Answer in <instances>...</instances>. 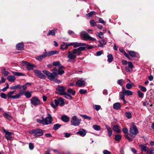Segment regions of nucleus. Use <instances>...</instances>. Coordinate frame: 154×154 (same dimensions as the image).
<instances>
[{"label":"nucleus","mask_w":154,"mask_h":154,"mask_svg":"<svg viewBox=\"0 0 154 154\" xmlns=\"http://www.w3.org/2000/svg\"><path fill=\"white\" fill-rule=\"evenodd\" d=\"M80 46H85V49L87 48L88 49H92L93 48V46H91L89 45L86 44L85 43H78V42H74L73 47L74 48H75Z\"/></svg>","instance_id":"nucleus-7"},{"label":"nucleus","mask_w":154,"mask_h":154,"mask_svg":"<svg viewBox=\"0 0 154 154\" xmlns=\"http://www.w3.org/2000/svg\"><path fill=\"white\" fill-rule=\"evenodd\" d=\"M56 89L58 91L57 93L58 94H60L61 95H63V94H66V92H65L66 88L64 86H58Z\"/></svg>","instance_id":"nucleus-9"},{"label":"nucleus","mask_w":154,"mask_h":154,"mask_svg":"<svg viewBox=\"0 0 154 154\" xmlns=\"http://www.w3.org/2000/svg\"><path fill=\"white\" fill-rule=\"evenodd\" d=\"M122 131L125 134H128V131L126 128H124L122 129Z\"/></svg>","instance_id":"nucleus-52"},{"label":"nucleus","mask_w":154,"mask_h":154,"mask_svg":"<svg viewBox=\"0 0 154 154\" xmlns=\"http://www.w3.org/2000/svg\"><path fill=\"white\" fill-rule=\"evenodd\" d=\"M122 93L126 95H131L133 94L132 92L130 90H126L124 87H122Z\"/></svg>","instance_id":"nucleus-16"},{"label":"nucleus","mask_w":154,"mask_h":154,"mask_svg":"<svg viewBox=\"0 0 154 154\" xmlns=\"http://www.w3.org/2000/svg\"><path fill=\"white\" fill-rule=\"evenodd\" d=\"M0 96L2 98L4 99H6V97L7 96L5 94L2 93H1Z\"/></svg>","instance_id":"nucleus-54"},{"label":"nucleus","mask_w":154,"mask_h":154,"mask_svg":"<svg viewBox=\"0 0 154 154\" xmlns=\"http://www.w3.org/2000/svg\"><path fill=\"white\" fill-rule=\"evenodd\" d=\"M125 94H123V93L121 94L120 95V98L125 103Z\"/></svg>","instance_id":"nucleus-53"},{"label":"nucleus","mask_w":154,"mask_h":154,"mask_svg":"<svg viewBox=\"0 0 154 154\" xmlns=\"http://www.w3.org/2000/svg\"><path fill=\"white\" fill-rule=\"evenodd\" d=\"M90 22L91 25L92 26H95L96 24V22L93 20H91Z\"/></svg>","instance_id":"nucleus-56"},{"label":"nucleus","mask_w":154,"mask_h":154,"mask_svg":"<svg viewBox=\"0 0 154 154\" xmlns=\"http://www.w3.org/2000/svg\"><path fill=\"white\" fill-rule=\"evenodd\" d=\"M113 129L117 133H119L121 132L119 126L117 125H115L113 126Z\"/></svg>","instance_id":"nucleus-25"},{"label":"nucleus","mask_w":154,"mask_h":154,"mask_svg":"<svg viewBox=\"0 0 154 154\" xmlns=\"http://www.w3.org/2000/svg\"><path fill=\"white\" fill-rule=\"evenodd\" d=\"M4 116L5 118H6L10 120L12 118L11 115L6 112L4 113Z\"/></svg>","instance_id":"nucleus-36"},{"label":"nucleus","mask_w":154,"mask_h":154,"mask_svg":"<svg viewBox=\"0 0 154 154\" xmlns=\"http://www.w3.org/2000/svg\"><path fill=\"white\" fill-rule=\"evenodd\" d=\"M54 103L56 106V107H57L58 106L59 104V101H58V100H57L56 99H55L54 100Z\"/></svg>","instance_id":"nucleus-63"},{"label":"nucleus","mask_w":154,"mask_h":154,"mask_svg":"<svg viewBox=\"0 0 154 154\" xmlns=\"http://www.w3.org/2000/svg\"><path fill=\"white\" fill-rule=\"evenodd\" d=\"M32 91H28L25 92V95L27 98H29L31 97Z\"/></svg>","instance_id":"nucleus-30"},{"label":"nucleus","mask_w":154,"mask_h":154,"mask_svg":"<svg viewBox=\"0 0 154 154\" xmlns=\"http://www.w3.org/2000/svg\"><path fill=\"white\" fill-rule=\"evenodd\" d=\"M108 132L109 136L110 137L112 134V132L111 128L107 125H105Z\"/></svg>","instance_id":"nucleus-20"},{"label":"nucleus","mask_w":154,"mask_h":154,"mask_svg":"<svg viewBox=\"0 0 154 154\" xmlns=\"http://www.w3.org/2000/svg\"><path fill=\"white\" fill-rule=\"evenodd\" d=\"M103 33L101 32H100L98 33V36L100 38H103V36H102L103 35Z\"/></svg>","instance_id":"nucleus-55"},{"label":"nucleus","mask_w":154,"mask_h":154,"mask_svg":"<svg viewBox=\"0 0 154 154\" xmlns=\"http://www.w3.org/2000/svg\"><path fill=\"white\" fill-rule=\"evenodd\" d=\"M64 68V66H60L59 67V69H58V73L56 72H53L51 73L46 70H43L42 72L47 75L49 79L51 81H53L55 80V76H57L59 75H62L64 73V71L63 69Z\"/></svg>","instance_id":"nucleus-1"},{"label":"nucleus","mask_w":154,"mask_h":154,"mask_svg":"<svg viewBox=\"0 0 154 154\" xmlns=\"http://www.w3.org/2000/svg\"><path fill=\"white\" fill-rule=\"evenodd\" d=\"M86 133L87 132L85 130L83 129H80L79 131L77 132L76 134L82 137H84Z\"/></svg>","instance_id":"nucleus-17"},{"label":"nucleus","mask_w":154,"mask_h":154,"mask_svg":"<svg viewBox=\"0 0 154 154\" xmlns=\"http://www.w3.org/2000/svg\"><path fill=\"white\" fill-rule=\"evenodd\" d=\"M134 84L133 83L131 82L130 84H128L126 85V87L128 89H130L131 88L132 86H133Z\"/></svg>","instance_id":"nucleus-46"},{"label":"nucleus","mask_w":154,"mask_h":154,"mask_svg":"<svg viewBox=\"0 0 154 154\" xmlns=\"http://www.w3.org/2000/svg\"><path fill=\"white\" fill-rule=\"evenodd\" d=\"M80 116L85 119H87L89 120H91V117L88 116L86 115L81 114Z\"/></svg>","instance_id":"nucleus-38"},{"label":"nucleus","mask_w":154,"mask_h":154,"mask_svg":"<svg viewBox=\"0 0 154 154\" xmlns=\"http://www.w3.org/2000/svg\"><path fill=\"white\" fill-rule=\"evenodd\" d=\"M61 125L59 124H55L53 127V129L54 130H56L59 129Z\"/></svg>","instance_id":"nucleus-45"},{"label":"nucleus","mask_w":154,"mask_h":154,"mask_svg":"<svg viewBox=\"0 0 154 154\" xmlns=\"http://www.w3.org/2000/svg\"><path fill=\"white\" fill-rule=\"evenodd\" d=\"M53 65L54 66H59L58 69H59V67L60 66H62V65L60 64V62L59 61L54 62L53 63Z\"/></svg>","instance_id":"nucleus-35"},{"label":"nucleus","mask_w":154,"mask_h":154,"mask_svg":"<svg viewBox=\"0 0 154 154\" xmlns=\"http://www.w3.org/2000/svg\"><path fill=\"white\" fill-rule=\"evenodd\" d=\"M22 86L20 85H16L10 87L11 90L20 89Z\"/></svg>","instance_id":"nucleus-27"},{"label":"nucleus","mask_w":154,"mask_h":154,"mask_svg":"<svg viewBox=\"0 0 154 154\" xmlns=\"http://www.w3.org/2000/svg\"><path fill=\"white\" fill-rule=\"evenodd\" d=\"M129 132L131 136L133 137H134L138 133V130L133 123V127L130 128Z\"/></svg>","instance_id":"nucleus-5"},{"label":"nucleus","mask_w":154,"mask_h":154,"mask_svg":"<svg viewBox=\"0 0 154 154\" xmlns=\"http://www.w3.org/2000/svg\"><path fill=\"white\" fill-rule=\"evenodd\" d=\"M15 92V91L9 92L7 95V97L9 99H17L16 94L15 95H13Z\"/></svg>","instance_id":"nucleus-14"},{"label":"nucleus","mask_w":154,"mask_h":154,"mask_svg":"<svg viewBox=\"0 0 154 154\" xmlns=\"http://www.w3.org/2000/svg\"><path fill=\"white\" fill-rule=\"evenodd\" d=\"M29 147L30 149L32 150L34 148V145L32 143H30L29 144Z\"/></svg>","instance_id":"nucleus-62"},{"label":"nucleus","mask_w":154,"mask_h":154,"mask_svg":"<svg viewBox=\"0 0 154 154\" xmlns=\"http://www.w3.org/2000/svg\"><path fill=\"white\" fill-rule=\"evenodd\" d=\"M95 13V11H92L88 13L87 15L89 17H91Z\"/></svg>","instance_id":"nucleus-61"},{"label":"nucleus","mask_w":154,"mask_h":154,"mask_svg":"<svg viewBox=\"0 0 154 154\" xmlns=\"http://www.w3.org/2000/svg\"><path fill=\"white\" fill-rule=\"evenodd\" d=\"M25 92H23L22 91H20L19 93L16 94L17 99L19 98L23 94L25 95Z\"/></svg>","instance_id":"nucleus-37"},{"label":"nucleus","mask_w":154,"mask_h":154,"mask_svg":"<svg viewBox=\"0 0 154 154\" xmlns=\"http://www.w3.org/2000/svg\"><path fill=\"white\" fill-rule=\"evenodd\" d=\"M85 50V48L79 47L78 48L74 49L72 51H69L68 52V55L67 58L70 62L72 60H74L76 57V55H79L81 53V51Z\"/></svg>","instance_id":"nucleus-2"},{"label":"nucleus","mask_w":154,"mask_h":154,"mask_svg":"<svg viewBox=\"0 0 154 154\" xmlns=\"http://www.w3.org/2000/svg\"><path fill=\"white\" fill-rule=\"evenodd\" d=\"M24 63L26 64V68L28 70H31L33 69L34 67H35V66L30 64L29 63L26 62H24Z\"/></svg>","instance_id":"nucleus-15"},{"label":"nucleus","mask_w":154,"mask_h":154,"mask_svg":"<svg viewBox=\"0 0 154 154\" xmlns=\"http://www.w3.org/2000/svg\"><path fill=\"white\" fill-rule=\"evenodd\" d=\"M107 61L109 63H110L112 61L113 59V57L112 54H108L107 56Z\"/></svg>","instance_id":"nucleus-29"},{"label":"nucleus","mask_w":154,"mask_h":154,"mask_svg":"<svg viewBox=\"0 0 154 154\" xmlns=\"http://www.w3.org/2000/svg\"><path fill=\"white\" fill-rule=\"evenodd\" d=\"M99 22L100 23H102L104 25L105 24V22L103 20V19L101 18H100L99 20Z\"/></svg>","instance_id":"nucleus-59"},{"label":"nucleus","mask_w":154,"mask_h":154,"mask_svg":"<svg viewBox=\"0 0 154 154\" xmlns=\"http://www.w3.org/2000/svg\"><path fill=\"white\" fill-rule=\"evenodd\" d=\"M58 101H59L60 105L62 106L64 104V100L62 97H59L58 99Z\"/></svg>","instance_id":"nucleus-33"},{"label":"nucleus","mask_w":154,"mask_h":154,"mask_svg":"<svg viewBox=\"0 0 154 154\" xmlns=\"http://www.w3.org/2000/svg\"><path fill=\"white\" fill-rule=\"evenodd\" d=\"M86 92V91L83 89H81L79 90V92L81 94H85Z\"/></svg>","instance_id":"nucleus-60"},{"label":"nucleus","mask_w":154,"mask_h":154,"mask_svg":"<svg viewBox=\"0 0 154 154\" xmlns=\"http://www.w3.org/2000/svg\"><path fill=\"white\" fill-rule=\"evenodd\" d=\"M16 49L19 50H22L24 49V45L22 43H18L16 46Z\"/></svg>","instance_id":"nucleus-18"},{"label":"nucleus","mask_w":154,"mask_h":154,"mask_svg":"<svg viewBox=\"0 0 154 154\" xmlns=\"http://www.w3.org/2000/svg\"><path fill=\"white\" fill-rule=\"evenodd\" d=\"M63 95H64V97L66 99L68 98V97H69L71 100L73 99V98L69 94H68L66 93V94H63Z\"/></svg>","instance_id":"nucleus-51"},{"label":"nucleus","mask_w":154,"mask_h":154,"mask_svg":"<svg viewBox=\"0 0 154 154\" xmlns=\"http://www.w3.org/2000/svg\"><path fill=\"white\" fill-rule=\"evenodd\" d=\"M61 119L64 122H67L69 121V118L67 116L64 115L61 117Z\"/></svg>","instance_id":"nucleus-26"},{"label":"nucleus","mask_w":154,"mask_h":154,"mask_svg":"<svg viewBox=\"0 0 154 154\" xmlns=\"http://www.w3.org/2000/svg\"><path fill=\"white\" fill-rule=\"evenodd\" d=\"M81 120L78 118L76 116H74L72 118L71 122V125L74 126H78L80 123Z\"/></svg>","instance_id":"nucleus-6"},{"label":"nucleus","mask_w":154,"mask_h":154,"mask_svg":"<svg viewBox=\"0 0 154 154\" xmlns=\"http://www.w3.org/2000/svg\"><path fill=\"white\" fill-rule=\"evenodd\" d=\"M140 147L142 151H144L146 152H148V148L146 146V144H142L140 145Z\"/></svg>","instance_id":"nucleus-19"},{"label":"nucleus","mask_w":154,"mask_h":154,"mask_svg":"<svg viewBox=\"0 0 154 154\" xmlns=\"http://www.w3.org/2000/svg\"><path fill=\"white\" fill-rule=\"evenodd\" d=\"M104 154H111V152L107 150H105L103 151Z\"/></svg>","instance_id":"nucleus-64"},{"label":"nucleus","mask_w":154,"mask_h":154,"mask_svg":"<svg viewBox=\"0 0 154 154\" xmlns=\"http://www.w3.org/2000/svg\"><path fill=\"white\" fill-rule=\"evenodd\" d=\"M113 108L116 110H118L121 108V104L119 103H116L113 104Z\"/></svg>","instance_id":"nucleus-24"},{"label":"nucleus","mask_w":154,"mask_h":154,"mask_svg":"<svg viewBox=\"0 0 154 154\" xmlns=\"http://www.w3.org/2000/svg\"><path fill=\"white\" fill-rule=\"evenodd\" d=\"M121 136L119 135H116L115 136V140L117 141H120L121 140Z\"/></svg>","instance_id":"nucleus-41"},{"label":"nucleus","mask_w":154,"mask_h":154,"mask_svg":"<svg viewBox=\"0 0 154 154\" xmlns=\"http://www.w3.org/2000/svg\"><path fill=\"white\" fill-rule=\"evenodd\" d=\"M2 130L5 133V137L8 140H12L11 136L13 134V133L11 132L6 131L4 128H3Z\"/></svg>","instance_id":"nucleus-12"},{"label":"nucleus","mask_w":154,"mask_h":154,"mask_svg":"<svg viewBox=\"0 0 154 154\" xmlns=\"http://www.w3.org/2000/svg\"><path fill=\"white\" fill-rule=\"evenodd\" d=\"M67 91V93H68V94H72V95H74L75 94V91H73L72 89L71 88H69Z\"/></svg>","instance_id":"nucleus-34"},{"label":"nucleus","mask_w":154,"mask_h":154,"mask_svg":"<svg viewBox=\"0 0 154 154\" xmlns=\"http://www.w3.org/2000/svg\"><path fill=\"white\" fill-rule=\"evenodd\" d=\"M125 138L128 140L130 141H132L133 139L129 137L128 135H125Z\"/></svg>","instance_id":"nucleus-58"},{"label":"nucleus","mask_w":154,"mask_h":154,"mask_svg":"<svg viewBox=\"0 0 154 154\" xmlns=\"http://www.w3.org/2000/svg\"><path fill=\"white\" fill-rule=\"evenodd\" d=\"M34 72L38 77L42 79H45L46 78L45 76L41 72V71L35 69L34 70Z\"/></svg>","instance_id":"nucleus-11"},{"label":"nucleus","mask_w":154,"mask_h":154,"mask_svg":"<svg viewBox=\"0 0 154 154\" xmlns=\"http://www.w3.org/2000/svg\"><path fill=\"white\" fill-rule=\"evenodd\" d=\"M68 46L67 45V43L64 42L63 44L61 45L60 49L62 50L66 49L68 48Z\"/></svg>","instance_id":"nucleus-32"},{"label":"nucleus","mask_w":154,"mask_h":154,"mask_svg":"<svg viewBox=\"0 0 154 154\" xmlns=\"http://www.w3.org/2000/svg\"><path fill=\"white\" fill-rule=\"evenodd\" d=\"M80 36L85 40H89L91 41H95L96 40L95 38L90 36L87 33L84 31H82L80 33Z\"/></svg>","instance_id":"nucleus-4"},{"label":"nucleus","mask_w":154,"mask_h":154,"mask_svg":"<svg viewBox=\"0 0 154 154\" xmlns=\"http://www.w3.org/2000/svg\"><path fill=\"white\" fill-rule=\"evenodd\" d=\"M47 56V52L46 51V50H45V52L43 54L36 57V59L39 61H41L44 58Z\"/></svg>","instance_id":"nucleus-13"},{"label":"nucleus","mask_w":154,"mask_h":154,"mask_svg":"<svg viewBox=\"0 0 154 154\" xmlns=\"http://www.w3.org/2000/svg\"><path fill=\"white\" fill-rule=\"evenodd\" d=\"M12 73L14 75H17L18 76H24V75L22 73L19 72H13Z\"/></svg>","instance_id":"nucleus-39"},{"label":"nucleus","mask_w":154,"mask_h":154,"mask_svg":"<svg viewBox=\"0 0 154 154\" xmlns=\"http://www.w3.org/2000/svg\"><path fill=\"white\" fill-rule=\"evenodd\" d=\"M124 82V80L122 79H119L118 80L117 83L121 86H122Z\"/></svg>","instance_id":"nucleus-44"},{"label":"nucleus","mask_w":154,"mask_h":154,"mask_svg":"<svg viewBox=\"0 0 154 154\" xmlns=\"http://www.w3.org/2000/svg\"><path fill=\"white\" fill-rule=\"evenodd\" d=\"M57 29L54 28L53 30H49L48 32V33L47 35H51L52 36H54L55 35V33L57 32Z\"/></svg>","instance_id":"nucleus-21"},{"label":"nucleus","mask_w":154,"mask_h":154,"mask_svg":"<svg viewBox=\"0 0 154 154\" xmlns=\"http://www.w3.org/2000/svg\"><path fill=\"white\" fill-rule=\"evenodd\" d=\"M94 107L97 111H98L100 109L101 106L99 105H95L94 106Z\"/></svg>","instance_id":"nucleus-50"},{"label":"nucleus","mask_w":154,"mask_h":154,"mask_svg":"<svg viewBox=\"0 0 154 154\" xmlns=\"http://www.w3.org/2000/svg\"><path fill=\"white\" fill-rule=\"evenodd\" d=\"M125 115L126 117L129 119L132 117L131 114L129 112H126L125 113Z\"/></svg>","instance_id":"nucleus-43"},{"label":"nucleus","mask_w":154,"mask_h":154,"mask_svg":"<svg viewBox=\"0 0 154 154\" xmlns=\"http://www.w3.org/2000/svg\"><path fill=\"white\" fill-rule=\"evenodd\" d=\"M48 117L45 119L42 116V118L43 119V125H48L52 122L53 119L51 115L49 113H48Z\"/></svg>","instance_id":"nucleus-8"},{"label":"nucleus","mask_w":154,"mask_h":154,"mask_svg":"<svg viewBox=\"0 0 154 154\" xmlns=\"http://www.w3.org/2000/svg\"><path fill=\"white\" fill-rule=\"evenodd\" d=\"M92 128L94 130L97 131H99L101 129L100 126L96 125H93L92 126Z\"/></svg>","instance_id":"nucleus-31"},{"label":"nucleus","mask_w":154,"mask_h":154,"mask_svg":"<svg viewBox=\"0 0 154 154\" xmlns=\"http://www.w3.org/2000/svg\"><path fill=\"white\" fill-rule=\"evenodd\" d=\"M7 79L10 82H13L15 80L16 77L13 75H8V76Z\"/></svg>","instance_id":"nucleus-28"},{"label":"nucleus","mask_w":154,"mask_h":154,"mask_svg":"<svg viewBox=\"0 0 154 154\" xmlns=\"http://www.w3.org/2000/svg\"><path fill=\"white\" fill-rule=\"evenodd\" d=\"M148 152H146V153H149V154H154V153L153 152V151H154V149L152 148H150L149 149H148Z\"/></svg>","instance_id":"nucleus-47"},{"label":"nucleus","mask_w":154,"mask_h":154,"mask_svg":"<svg viewBox=\"0 0 154 154\" xmlns=\"http://www.w3.org/2000/svg\"><path fill=\"white\" fill-rule=\"evenodd\" d=\"M137 93L139 97L141 98H143V94L142 92H141L140 91H138L137 92Z\"/></svg>","instance_id":"nucleus-49"},{"label":"nucleus","mask_w":154,"mask_h":154,"mask_svg":"<svg viewBox=\"0 0 154 154\" xmlns=\"http://www.w3.org/2000/svg\"><path fill=\"white\" fill-rule=\"evenodd\" d=\"M138 88L143 92H145L147 91V89L146 88L141 85H139L138 86Z\"/></svg>","instance_id":"nucleus-42"},{"label":"nucleus","mask_w":154,"mask_h":154,"mask_svg":"<svg viewBox=\"0 0 154 154\" xmlns=\"http://www.w3.org/2000/svg\"><path fill=\"white\" fill-rule=\"evenodd\" d=\"M128 53L130 55L133 57H135L136 56L135 52L133 51H128Z\"/></svg>","instance_id":"nucleus-40"},{"label":"nucleus","mask_w":154,"mask_h":154,"mask_svg":"<svg viewBox=\"0 0 154 154\" xmlns=\"http://www.w3.org/2000/svg\"><path fill=\"white\" fill-rule=\"evenodd\" d=\"M59 53L58 51H49L48 52H47L48 56L49 57L55 54H58Z\"/></svg>","instance_id":"nucleus-23"},{"label":"nucleus","mask_w":154,"mask_h":154,"mask_svg":"<svg viewBox=\"0 0 154 154\" xmlns=\"http://www.w3.org/2000/svg\"><path fill=\"white\" fill-rule=\"evenodd\" d=\"M30 100L31 104L34 106L39 105L40 102L39 99L36 97H32Z\"/></svg>","instance_id":"nucleus-10"},{"label":"nucleus","mask_w":154,"mask_h":154,"mask_svg":"<svg viewBox=\"0 0 154 154\" xmlns=\"http://www.w3.org/2000/svg\"><path fill=\"white\" fill-rule=\"evenodd\" d=\"M29 134H33L36 137L42 136L43 135L44 131L39 129H33L29 131Z\"/></svg>","instance_id":"nucleus-3"},{"label":"nucleus","mask_w":154,"mask_h":154,"mask_svg":"<svg viewBox=\"0 0 154 154\" xmlns=\"http://www.w3.org/2000/svg\"><path fill=\"white\" fill-rule=\"evenodd\" d=\"M36 122L40 124H42L43 125V119L42 118V119H36Z\"/></svg>","instance_id":"nucleus-48"},{"label":"nucleus","mask_w":154,"mask_h":154,"mask_svg":"<svg viewBox=\"0 0 154 154\" xmlns=\"http://www.w3.org/2000/svg\"><path fill=\"white\" fill-rule=\"evenodd\" d=\"M128 67H129V68H130L131 69H132V68H133L134 67V66L131 62H128Z\"/></svg>","instance_id":"nucleus-57"},{"label":"nucleus","mask_w":154,"mask_h":154,"mask_svg":"<svg viewBox=\"0 0 154 154\" xmlns=\"http://www.w3.org/2000/svg\"><path fill=\"white\" fill-rule=\"evenodd\" d=\"M76 85L79 86H81L85 85V81L81 80H78L76 82Z\"/></svg>","instance_id":"nucleus-22"}]
</instances>
